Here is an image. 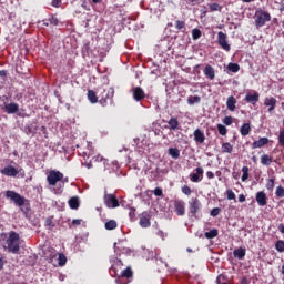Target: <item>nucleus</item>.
Listing matches in <instances>:
<instances>
[{
  "instance_id": "nucleus-1",
  "label": "nucleus",
  "mask_w": 284,
  "mask_h": 284,
  "mask_svg": "<svg viewBox=\"0 0 284 284\" xmlns=\"http://www.w3.org/2000/svg\"><path fill=\"white\" fill-rule=\"evenodd\" d=\"M6 197L10 199V201L14 202V205H18L20 207L21 212L23 214H28L30 210V203L26 197H23L21 194L14 192V191H7L6 192Z\"/></svg>"
},
{
  "instance_id": "nucleus-2",
  "label": "nucleus",
  "mask_w": 284,
  "mask_h": 284,
  "mask_svg": "<svg viewBox=\"0 0 284 284\" xmlns=\"http://www.w3.org/2000/svg\"><path fill=\"white\" fill-rule=\"evenodd\" d=\"M8 251L12 252V254H17L19 252V235L17 232L10 233L7 239Z\"/></svg>"
},
{
  "instance_id": "nucleus-3",
  "label": "nucleus",
  "mask_w": 284,
  "mask_h": 284,
  "mask_svg": "<svg viewBox=\"0 0 284 284\" xmlns=\"http://www.w3.org/2000/svg\"><path fill=\"white\" fill-rule=\"evenodd\" d=\"M47 181L51 186H54L57 183H59V186L63 187V182H61L63 181V173L60 171H50L47 176Z\"/></svg>"
},
{
  "instance_id": "nucleus-4",
  "label": "nucleus",
  "mask_w": 284,
  "mask_h": 284,
  "mask_svg": "<svg viewBox=\"0 0 284 284\" xmlns=\"http://www.w3.org/2000/svg\"><path fill=\"white\" fill-rule=\"evenodd\" d=\"M255 17L256 28H263V26H265L267 21H272V16H270V12H266L264 10H257Z\"/></svg>"
},
{
  "instance_id": "nucleus-5",
  "label": "nucleus",
  "mask_w": 284,
  "mask_h": 284,
  "mask_svg": "<svg viewBox=\"0 0 284 284\" xmlns=\"http://www.w3.org/2000/svg\"><path fill=\"white\" fill-rule=\"evenodd\" d=\"M217 43L222 50H225V52H230V50L232 49L230 47V43L227 42V34L223 33V31H220L217 33Z\"/></svg>"
},
{
  "instance_id": "nucleus-6",
  "label": "nucleus",
  "mask_w": 284,
  "mask_h": 284,
  "mask_svg": "<svg viewBox=\"0 0 284 284\" xmlns=\"http://www.w3.org/2000/svg\"><path fill=\"white\" fill-rule=\"evenodd\" d=\"M134 101L140 102L143 101V99H145V91H143V89L141 87H133L130 90Z\"/></svg>"
},
{
  "instance_id": "nucleus-7",
  "label": "nucleus",
  "mask_w": 284,
  "mask_h": 284,
  "mask_svg": "<svg viewBox=\"0 0 284 284\" xmlns=\"http://www.w3.org/2000/svg\"><path fill=\"white\" fill-rule=\"evenodd\" d=\"M104 204L106 205V207H112V209L119 207V200L116 199V196L112 194H105Z\"/></svg>"
},
{
  "instance_id": "nucleus-8",
  "label": "nucleus",
  "mask_w": 284,
  "mask_h": 284,
  "mask_svg": "<svg viewBox=\"0 0 284 284\" xmlns=\"http://www.w3.org/2000/svg\"><path fill=\"white\" fill-rule=\"evenodd\" d=\"M189 210L190 213L194 216V214L201 210V201H199L196 197H192L189 202Z\"/></svg>"
},
{
  "instance_id": "nucleus-9",
  "label": "nucleus",
  "mask_w": 284,
  "mask_h": 284,
  "mask_svg": "<svg viewBox=\"0 0 284 284\" xmlns=\"http://www.w3.org/2000/svg\"><path fill=\"white\" fill-rule=\"evenodd\" d=\"M174 207L178 216H185V202H183V200H176L174 202Z\"/></svg>"
},
{
  "instance_id": "nucleus-10",
  "label": "nucleus",
  "mask_w": 284,
  "mask_h": 284,
  "mask_svg": "<svg viewBox=\"0 0 284 284\" xmlns=\"http://www.w3.org/2000/svg\"><path fill=\"white\" fill-rule=\"evenodd\" d=\"M255 201L257 205H260L261 207H265V205H267V194H265V192L263 191L257 192Z\"/></svg>"
},
{
  "instance_id": "nucleus-11",
  "label": "nucleus",
  "mask_w": 284,
  "mask_h": 284,
  "mask_svg": "<svg viewBox=\"0 0 284 284\" xmlns=\"http://www.w3.org/2000/svg\"><path fill=\"white\" fill-rule=\"evenodd\" d=\"M1 174H3L4 176H17V174H19V171L14 166L8 165L1 170Z\"/></svg>"
},
{
  "instance_id": "nucleus-12",
  "label": "nucleus",
  "mask_w": 284,
  "mask_h": 284,
  "mask_svg": "<svg viewBox=\"0 0 284 284\" xmlns=\"http://www.w3.org/2000/svg\"><path fill=\"white\" fill-rule=\"evenodd\" d=\"M196 173L191 174L192 183H199L203 179V168L199 166L195 169Z\"/></svg>"
},
{
  "instance_id": "nucleus-13",
  "label": "nucleus",
  "mask_w": 284,
  "mask_h": 284,
  "mask_svg": "<svg viewBox=\"0 0 284 284\" xmlns=\"http://www.w3.org/2000/svg\"><path fill=\"white\" fill-rule=\"evenodd\" d=\"M276 98H265L264 100V105H266V108H268V112H274L275 108H276Z\"/></svg>"
},
{
  "instance_id": "nucleus-14",
  "label": "nucleus",
  "mask_w": 284,
  "mask_h": 284,
  "mask_svg": "<svg viewBox=\"0 0 284 284\" xmlns=\"http://www.w3.org/2000/svg\"><path fill=\"white\" fill-rule=\"evenodd\" d=\"M195 143H205V133L201 129H196L193 132Z\"/></svg>"
},
{
  "instance_id": "nucleus-15",
  "label": "nucleus",
  "mask_w": 284,
  "mask_h": 284,
  "mask_svg": "<svg viewBox=\"0 0 284 284\" xmlns=\"http://www.w3.org/2000/svg\"><path fill=\"white\" fill-rule=\"evenodd\" d=\"M4 112H7V114H16V112H19V104L14 102L8 103Z\"/></svg>"
},
{
  "instance_id": "nucleus-16",
  "label": "nucleus",
  "mask_w": 284,
  "mask_h": 284,
  "mask_svg": "<svg viewBox=\"0 0 284 284\" xmlns=\"http://www.w3.org/2000/svg\"><path fill=\"white\" fill-rule=\"evenodd\" d=\"M258 92H254L253 94L252 93H246L245 95V101L247 103H252L253 105H255V103H258Z\"/></svg>"
},
{
  "instance_id": "nucleus-17",
  "label": "nucleus",
  "mask_w": 284,
  "mask_h": 284,
  "mask_svg": "<svg viewBox=\"0 0 284 284\" xmlns=\"http://www.w3.org/2000/svg\"><path fill=\"white\" fill-rule=\"evenodd\" d=\"M246 250L245 247H239L233 251V256L239 258V261H243L245 258Z\"/></svg>"
},
{
  "instance_id": "nucleus-18",
  "label": "nucleus",
  "mask_w": 284,
  "mask_h": 284,
  "mask_svg": "<svg viewBox=\"0 0 284 284\" xmlns=\"http://www.w3.org/2000/svg\"><path fill=\"white\" fill-rule=\"evenodd\" d=\"M226 108L230 112H234V110H236V98L233 95L229 97L226 100Z\"/></svg>"
},
{
  "instance_id": "nucleus-19",
  "label": "nucleus",
  "mask_w": 284,
  "mask_h": 284,
  "mask_svg": "<svg viewBox=\"0 0 284 284\" xmlns=\"http://www.w3.org/2000/svg\"><path fill=\"white\" fill-rule=\"evenodd\" d=\"M204 74L205 77H207V79H210L211 81H213L214 77H216V72L214 71L213 67L207 64L204 68Z\"/></svg>"
},
{
  "instance_id": "nucleus-20",
  "label": "nucleus",
  "mask_w": 284,
  "mask_h": 284,
  "mask_svg": "<svg viewBox=\"0 0 284 284\" xmlns=\"http://www.w3.org/2000/svg\"><path fill=\"white\" fill-rule=\"evenodd\" d=\"M267 143H270V139L261 138L260 140L253 142V148L256 150V148H263V145H267Z\"/></svg>"
},
{
  "instance_id": "nucleus-21",
  "label": "nucleus",
  "mask_w": 284,
  "mask_h": 284,
  "mask_svg": "<svg viewBox=\"0 0 284 284\" xmlns=\"http://www.w3.org/2000/svg\"><path fill=\"white\" fill-rule=\"evenodd\" d=\"M140 225L141 227H150L151 222H150V217H148V215L142 214L140 216Z\"/></svg>"
},
{
  "instance_id": "nucleus-22",
  "label": "nucleus",
  "mask_w": 284,
  "mask_h": 284,
  "mask_svg": "<svg viewBox=\"0 0 284 284\" xmlns=\"http://www.w3.org/2000/svg\"><path fill=\"white\" fill-rule=\"evenodd\" d=\"M168 125H169L170 130H179V119L172 116L168 121Z\"/></svg>"
},
{
  "instance_id": "nucleus-23",
  "label": "nucleus",
  "mask_w": 284,
  "mask_h": 284,
  "mask_svg": "<svg viewBox=\"0 0 284 284\" xmlns=\"http://www.w3.org/2000/svg\"><path fill=\"white\" fill-rule=\"evenodd\" d=\"M251 131H252V126L250 125V123H244L240 130L242 136H247V134H250Z\"/></svg>"
},
{
  "instance_id": "nucleus-24",
  "label": "nucleus",
  "mask_w": 284,
  "mask_h": 284,
  "mask_svg": "<svg viewBox=\"0 0 284 284\" xmlns=\"http://www.w3.org/2000/svg\"><path fill=\"white\" fill-rule=\"evenodd\" d=\"M272 161H273V158L270 156V155H267V154H263V155L261 156V163H262V165L270 166V165H272Z\"/></svg>"
},
{
  "instance_id": "nucleus-25",
  "label": "nucleus",
  "mask_w": 284,
  "mask_h": 284,
  "mask_svg": "<svg viewBox=\"0 0 284 284\" xmlns=\"http://www.w3.org/2000/svg\"><path fill=\"white\" fill-rule=\"evenodd\" d=\"M169 156H171L173 159H179V156H181V151L178 148H170Z\"/></svg>"
},
{
  "instance_id": "nucleus-26",
  "label": "nucleus",
  "mask_w": 284,
  "mask_h": 284,
  "mask_svg": "<svg viewBox=\"0 0 284 284\" xmlns=\"http://www.w3.org/2000/svg\"><path fill=\"white\" fill-rule=\"evenodd\" d=\"M205 239H216L219 236V230L217 229H212L209 232L204 233Z\"/></svg>"
},
{
  "instance_id": "nucleus-27",
  "label": "nucleus",
  "mask_w": 284,
  "mask_h": 284,
  "mask_svg": "<svg viewBox=\"0 0 284 284\" xmlns=\"http://www.w3.org/2000/svg\"><path fill=\"white\" fill-rule=\"evenodd\" d=\"M69 206L71 210H79V197H71L69 200Z\"/></svg>"
},
{
  "instance_id": "nucleus-28",
  "label": "nucleus",
  "mask_w": 284,
  "mask_h": 284,
  "mask_svg": "<svg viewBox=\"0 0 284 284\" xmlns=\"http://www.w3.org/2000/svg\"><path fill=\"white\" fill-rule=\"evenodd\" d=\"M232 150H234V148L232 146V144H230V142H225L222 144V152L226 154H232Z\"/></svg>"
},
{
  "instance_id": "nucleus-29",
  "label": "nucleus",
  "mask_w": 284,
  "mask_h": 284,
  "mask_svg": "<svg viewBox=\"0 0 284 284\" xmlns=\"http://www.w3.org/2000/svg\"><path fill=\"white\" fill-rule=\"evenodd\" d=\"M88 99L90 103H97V101H99V98H97V93L92 90L88 91Z\"/></svg>"
},
{
  "instance_id": "nucleus-30",
  "label": "nucleus",
  "mask_w": 284,
  "mask_h": 284,
  "mask_svg": "<svg viewBox=\"0 0 284 284\" xmlns=\"http://www.w3.org/2000/svg\"><path fill=\"white\" fill-rule=\"evenodd\" d=\"M189 105H194V103H201V97L193 95L187 98Z\"/></svg>"
},
{
  "instance_id": "nucleus-31",
  "label": "nucleus",
  "mask_w": 284,
  "mask_h": 284,
  "mask_svg": "<svg viewBox=\"0 0 284 284\" xmlns=\"http://www.w3.org/2000/svg\"><path fill=\"white\" fill-rule=\"evenodd\" d=\"M242 172H243L242 181L245 182L247 181V179H250V168L243 166Z\"/></svg>"
},
{
  "instance_id": "nucleus-32",
  "label": "nucleus",
  "mask_w": 284,
  "mask_h": 284,
  "mask_svg": "<svg viewBox=\"0 0 284 284\" xmlns=\"http://www.w3.org/2000/svg\"><path fill=\"white\" fill-rule=\"evenodd\" d=\"M8 103H9L8 97H6V95L0 97L1 110H4L8 106Z\"/></svg>"
},
{
  "instance_id": "nucleus-33",
  "label": "nucleus",
  "mask_w": 284,
  "mask_h": 284,
  "mask_svg": "<svg viewBox=\"0 0 284 284\" xmlns=\"http://www.w3.org/2000/svg\"><path fill=\"white\" fill-rule=\"evenodd\" d=\"M105 230H116V221L110 220L105 223Z\"/></svg>"
},
{
  "instance_id": "nucleus-34",
  "label": "nucleus",
  "mask_w": 284,
  "mask_h": 284,
  "mask_svg": "<svg viewBox=\"0 0 284 284\" xmlns=\"http://www.w3.org/2000/svg\"><path fill=\"white\" fill-rule=\"evenodd\" d=\"M227 70H230V72H239L241 67L237 63H229Z\"/></svg>"
},
{
  "instance_id": "nucleus-35",
  "label": "nucleus",
  "mask_w": 284,
  "mask_h": 284,
  "mask_svg": "<svg viewBox=\"0 0 284 284\" xmlns=\"http://www.w3.org/2000/svg\"><path fill=\"white\" fill-rule=\"evenodd\" d=\"M209 8L211 10V12H221V4L219 3H211L209 4Z\"/></svg>"
},
{
  "instance_id": "nucleus-36",
  "label": "nucleus",
  "mask_w": 284,
  "mask_h": 284,
  "mask_svg": "<svg viewBox=\"0 0 284 284\" xmlns=\"http://www.w3.org/2000/svg\"><path fill=\"white\" fill-rule=\"evenodd\" d=\"M217 132L221 136H225V134H227V128L223 124H217Z\"/></svg>"
},
{
  "instance_id": "nucleus-37",
  "label": "nucleus",
  "mask_w": 284,
  "mask_h": 284,
  "mask_svg": "<svg viewBox=\"0 0 284 284\" xmlns=\"http://www.w3.org/2000/svg\"><path fill=\"white\" fill-rule=\"evenodd\" d=\"M275 195H276L278 199H283V196H284V187H283L282 185H280V186L276 187Z\"/></svg>"
},
{
  "instance_id": "nucleus-38",
  "label": "nucleus",
  "mask_w": 284,
  "mask_h": 284,
  "mask_svg": "<svg viewBox=\"0 0 284 284\" xmlns=\"http://www.w3.org/2000/svg\"><path fill=\"white\" fill-rule=\"evenodd\" d=\"M121 276L124 278H132V270L131 268H125L122 271Z\"/></svg>"
},
{
  "instance_id": "nucleus-39",
  "label": "nucleus",
  "mask_w": 284,
  "mask_h": 284,
  "mask_svg": "<svg viewBox=\"0 0 284 284\" xmlns=\"http://www.w3.org/2000/svg\"><path fill=\"white\" fill-rule=\"evenodd\" d=\"M58 261H59L60 267H63V265H65V263H68V258L63 254H59Z\"/></svg>"
},
{
  "instance_id": "nucleus-40",
  "label": "nucleus",
  "mask_w": 284,
  "mask_h": 284,
  "mask_svg": "<svg viewBox=\"0 0 284 284\" xmlns=\"http://www.w3.org/2000/svg\"><path fill=\"white\" fill-rule=\"evenodd\" d=\"M226 196L229 201H236V194H234V191L232 190H226Z\"/></svg>"
},
{
  "instance_id": "nucleus-41",
  "label": "nucleus",
  "mask_w": 284,
  "mask_h": 284,
  "mask_svg": "<svg viewBox=\"0 0 284 284\" xmlns=\"http://www.w3.org/2000/svg\"><path fill=\"white\" fill-rule=\"evenodd\" d=\"M202 36L201 31L199 29H193L192 30V39H194V41L199 40V38Z\"/></svg>"
},
{
  "instance_id": "nucleus-42",
  "label": "nucleus",
  "mask_w": 284,
  "mask_h": 284,
  "mask_svg": "<svg viewBox=\"0 0 284 284\" xmlns=\"http://www.w3.org/2000/svg\"><path fill=\"white\" fill-rule=\"evenodd\" d=\"M275 248L277 250V252H284V242H283V240H280V241L276 242Z\"/></svg>"
},
{
  "instance_id": "nucleus-43",
  "label": "nucleus",
  "mask_w": 284,
  "mask_h": 284,
  "mask_svg": "<svg viewBox=\"0 0 284 284\" xmlns=\"http://www.w3.org/2000/svg\"><path fill=\"white\" fill-rule=\"evenodd\" d=\"M175 28H176V30H185V22L181 21V20H176Z\"/></svg>"
},
{
  "instance_id": "nucleus-44",
  "label": "nucleus",
  "mask_w": 284,
  "mask_h": 284,
  "mask_svg": "<svg viewBox=\"0 0 284 284\" xmlns=\"http://www.w3.org/2000/svg\"><path fill=\"white\" fill-rule=\"evenodd\" d=\"M274 183H275V180L274 179H270L268 182L266 183V190L272 192V190H274Z\"/></svg>"
},
{
  "instance_id": "nucleus-45",
  "label": "nucleus",
  "mask_w": 284,
  "mask_h": 284,
  "mask_svg": "<svg viewBox=\"0 0 284 284\" xmlns=\"http://www.w3.org/2000/svg\"><path fill=\"white\" fill-rule=\"evenodd\" d=\"M278 143L282 145V148H284V129L280 131Z\"/></svg>"
},
{
  "instance_id": "nucleus-46",
  "label": "nucleus",
  "mask_w": 284,
  "mask_h": 284,
  "mask_svg": "<svg viewBox=\"0 0 284 284\" xmlns=\"http://www.w3.org/2000/svg\"><path fill=\"white\" fill-rule=\"evenodd\" d=\"M95 161H98V163H103V165H104V168H105V165L108 164V160L106 159H104L102 155H98V156H95Z\"/></svg>"
},
{
  "instance_id": "nucleus-47",
  "label": "nucleus",
  "mask_w": 284,
  "mask_h": 284,
  "mask_svg": "<svg viewBox=\"0 0 284 284\" xmlns=\"http://www.w3.org/2000/svg\"><path fill=\"white\" fill-rule=\"evenodd\" d=\"M112 97H114V89L113 88H109L106 90L105 99H112Z\"/></svg>"
},
{
  "instance_id": "nucleus-48",
  "label": "nucleus",
  "mask_w": 284,
  "mask_h": 284,
  "mask_svg": "<svg viewBox=\"0 0 284 284\" xmlns=\"http://www.w3.org/2000/svg\"><path fill=\"white\" fill-rule=\"evenodd\" d=\"M182 192H183V194H185L186 196H190V194H192V189H190V186H183V187H182Z\"/></svg>"
},
{
  "instance_id": "nucleus-49",
  "label": "nucleus",
  "mask_w": 284,
  "mask_h": 284,
  "mask_svg": "<svg viewBox=\"0 0 284 284\" xmlns=\"http://www.w3.org/2000/svg\"><path fill=\"white\" fill-rule=\"evenodd\" d=\"M223 123H224V125H232V123H233L232 116H225L223 119Z\"/></svg>"
},
{
  "instance_id": "nucleus-50",
  "label": "nucleus",
  "mask_w": 284,
  "mask_h": 284,
  "mask_svg": "<svg viewBox=\"0 0 284 284\" xmlns=\"http://www.w3.org/2000/svg\"><path fill=\"white\" fill-rule=\"evenodd\" d=\"M219 214H221V209L219 207L212 209L211 216H219Z\"/></svg>"
},
{
  "instance_id": "nucleus-51",
  "label": "nucleus",
  "mask_w": 284,
  "mask_h": 284,
  "mask_svg": "<svg viewBox=\"0 0 284 284\" xmlns=\"http://www.w3.org/2000/svg\"><path fill=\"white\" fill-rule=\"evenodd\" d=\"M45 225H47L48 227H54V222L52 221V217H48V219L45 220Z\"/></svg>"
},
{
  "instance_id": "nucleus-52",
  "label": "nucleus",
  "mask_w": 284,
  "mask_h": 284,
  "mask_svg": "<svg viewBox=\"0 0 284 284\" xmlns=\"http://www.w3.org/2000/svg\"><path fill=\"white\" fill-rule=\"evenodd\" d=\"M154 195L155 196H163V190H161L160 187H155Z\"/></svg>"
},
{
  "instance_id": "nucleus-53",
  "label": "nucleus",
  "mask_w": 284,
  "mask_h": 284,
  "mask_svg": "<svg viewBox=\"0 0 284 284\" xmlns=\"http://www.w3.org/2000/svg\"><path fill=\"white\" fill-rule=\"evenodd\" d=\"M136 209H134V207H131L130 209V212H129V216H130V219H134V216H136Z\"/></svg>"
},
{
  "instance_id": "nucleus-54",
  "label": "nucleus",
  "mask_w": 284,
  "mask_h": 284,
  "mask_svg": "<svg viewBox=\"0 0 284 284\" xmlns=\"http://www.w3.org/2000/svg\"><path fill=\"white\" fill-rule=\"evenodd\" d=\"M51 6L53 8H59L61 6V0H52Z\"/></svg>"
},
{
  "instance_id": "nucleus-55",
  "label": "nucleus",
  "mask_w": 284,
  "mask_h": 284,
  "mask_svg": "<svg viewBox=\"0 0 284 284\" xmlns=\"http://www.w3.org/2000/svg\"><path fill=\"white\" fill-rule=\"evenodd\" d=\"M239 202L240 203H245V195L244 194L239 195Z\"/></svg>"
},
{
  "instance_id": "nucleus-56",
  "label": "nucleus",
  "mask_w": 284,
  "mask_h": 284,
  "mask_svg": "<svg viewBox=\"0 0 284 284\" xmlns=\"http://www.w3.org/2000/svg\"><path fill=\"white\" fill-rule=\"evenodd\" d=\"M207 179H214V173L212 171L206 172Z\"/></svg>"
},
{
  "instance_id": "nucleus-57",
  "label": "nucleus",
  "mask_w": 284,
  "mask_h": 284,
  "mask_svg": "<svg viewBox=\"0 0 284 284\" xmlns=\"http://www.w3.org/2000/svg\"><path fill=\"white\" fill-rule=\"evenodd\" d=\"M8 75V71H6V70H1L0 71V77L3 79V78H6Z\"/></svg>"
},
{
  "instance_id": "nucleus-58",
  "label": "nucleus",
  "mask_w": 284,
  "mask_h": 284,
  "mask_svg": "<svg viewBox=\"0 0 284 284\" xmlns=\"http://www.w3.org/2000/svg\"><path fill=\"white\" fill-rule=\"evenodd\" d=\"M158 236H161V239H165V233L163 231H158Z\"/></svg>"
},
{
  "instance_id": "nucleus-59",
  "label": "nucleus",
  "mask_w": 284,
  "mask_h": 284,
  "mask_svg": "<svg viewBox=\"0 0 284 284\" xmlns=\"http://www.w3.org/2000/svg\"><path fill=\"white\" fill-rule=\"evenodd\" d=\"M72 225H81V220H73Z\"/></svg>"
},
{
  "instance_id": "nucleus-60",
  "label": "nucleus",
  "mask_w": 284,
  "mask_h": 284,
  "mask_svg": "<svg viewBox=\"0 0 284 284\" xmlns=\"http://www.w3.org/2000/svg\"><path fill=\"white\" fill-rule=\"evenodd\" d=\"M27 130H28L29 134H34V131L30 126H28Z\"/></svg>"
},
{
  "instance_id": "nucleus-61",
  "label": "nucleus",
  "mask_w": 284,
  "mask_h": 284,
  "mask_svg": "<svg viewBox=\"0 0 284 284\" xmlns=\"http://www.w3.org/2000/svg\"><path fill=\"white\" fill-rule=\"evenodd\" d=\"M0 270H3V258H0Z\"/></svg>"
},
{
  "instance_id": "nucleus-62",
  "label": "nucleus",
  "mask_w": 284,
  "mask_h": 284,
  "mask_svg": "<svg viewBox=\"0 0 284 284\" xmlns=\"http://www.w3.org/2000/svg\"><path fill=\"white\" fill-rule=\"evenodd\" d=\"M242 284H247V278H246V277H244V278L242 280Z\"/></svg>"
},
{
  "instance_id": "nucleus-63",
  "label": "nucleus",
  "mask_w": 284,
  "mask_h": 284,
  "mask_svg": "<svg viewBox=\"0 0 284 284\" xmlns=\"http://www.w3.org/2000/svg\"><path fill=\"white\" fill-rule=\"evenodd\" d=\"M102 0H92L93 3H101Z\"/></svg>"
},
{
  "instance_id": "nucleus-64",
  "label": "nucleus",
  "mask_w": 284,
  "mask_h": 284,
  "mask_svg": "<svg viewBox=\"0 0 284 284\" xmlns=\"http://www.w3.org/2000/svg\"><path fill=\"white\" fill-rule=\"evenodd\" d=\"M282 274L284 275V264L282 265Z\"/></svg>"
}]
</instances>
